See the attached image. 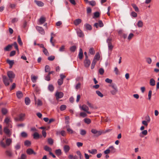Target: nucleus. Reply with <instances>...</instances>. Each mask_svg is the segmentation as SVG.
Instances as JSON below:
<instances>
[{"label": "nucleus", "instance_id": "obj_1", "mask_svg": "<svg viewBox=\"0 0 159 159\" xmlns=\"http://www.w3.org/2000/svg\"><path fill=\"white\" fill-rule=\"evenodd\" d=\"M112 38L108 37L107 39V43L108 44V49L109 51L111 52L114 48V46L112 45L111 41Z\"/></svg>", "mask_w": 159, "mask_h": 159}, {"label": "nucleus", "instance_id": "obj_2", "mask_svg": "<svg viewBox=\"0 0 159 159\" xmlns=\"http://www.w3.org/2000/svg\"><path fill=\"white\" fill-rule=\"evenodd\" d=\"M4 122L6 124V126H7V127H10V128L12 127L11 120L10 117H6L4 120Z\"/></svg>", "mask_w": 159, "mask_h": 159}, {"label": "nucleus", "instance_id": "obj_3", "mask_svg": "<svg viewBox=\"0 0 159 159\" xmlns=\"http://www.w3.org/2000/svg\"><path fill=\"white\" fill-rule=\"evenodd\" d=\"M2 81L5 85L6 86H8L10 82V79L6 75H3L2 76Z\"/></svg>", "mask_w": 159, "mask_h": 159}, {"label": "nucleus", "instance_id": "obj_4", "mask_svg": "<svg viewBox=\"0 0 159 159\" xmlns=\"http://www.w3.org/2000/svg\"><path fill=\"white\" fill-rule=\"evenodd\" d=\"M91 132L94 134L95 137H98L101 135L102 133V131L101 130H97V129H93L91 130Z\"/></svg>", "mask_w": 159, "mask_h": 159}, {"label": "nucleus", "instance_id": "obj_5", "mask_svg": "<svg viewBox=\"0 0 159 159\" xmlns=\"http://www.w3.org/2000/svg\"><path fill=\"white\" fill-rule=\"evenodd\" d=\"M8 77L10 79V82H12L13 79L15 77V75L13 72L11 71H8L7 73Z\"/></svg>", "mask_w": 159, "mask_h": 159}, {"label": "nucleus", "instance_id": "obj_6", "mask_svg": "<svg viewBox=\"0 0 159 159\" xmlns=\"http://www.w3.org/2000/svg\"><path fill=\"white\" fill-rule=\"evenodd\" d=\"M25 115L24 114H20L18 117H15L14 120L16 121H22L24 120V118Z\"/></svg>", "mask_w": 159, "mask_h": 159}, {"label": "nucleus", "instance_id": "obj_7", "mask_svg": "<svg viewBox=\"0 0 159 159\" xmlns=\"http://www.w3.org/2000/svg\"><path fill=\"white\" fill-rule=\"evenodd\" d=\"M64 95L63 93L61 92H57L55 94V97L57 100L63 97Z\"/></svg>", "mask_w": 159, "mask_h": 159}, {"label": "nucleus", "instance_id": "obj_8", "mask_svg": "<svg viewBox=\"0 0 159 159\" xmlns=\"http://www.w3.org/2000/svg\"><path fill=\"white\" fill-rule=\"evenodd\" d=\"M80 108L81 109L86 112L87 113L89 114H91V112L88 111L89 110V108L86 105H83L82 106L80 107Z\"/></svg>", "mask_w": 159, "mask_h": 159}, {"label": "nucleus", "instance_id": "obj_9", "mask_svg": "<svg viewBox=\"0 0 159 159\" xmlns=\"http://www.w3.org/2000/svg\"><path fill=\"white\" fill-rule=\"evenodd\" d=\"M36 29L39 32L42 34H44L45 32L42 27L39 26L36 27Z\"/></svg>", "mask_w": 159, "mask_h": 159}, {"label": "nucleus", "instance_id": "obj_10", "mask_svg": "<svg viewBox=\"0 0 159 159\" xmlns=\"http://www.w3.org/2000/svg\"><path fill=\"white\" fill-rule=\"evenodd\" d=\"M8 128H10V127H7V126H6V127H5L3 129V131L7 135H9V136L11 135V133H10V131L8 129Z\"/></svg>", "mask_w": 159, "mask_h": 159}, {"label": "nucleus", "instance_id": "obj_11", "mask_svg": "<svg viewBox=\"0 0 159 159\" xmlns=\"http://www.w3.org/2000/svg\"><path fill=\"white\" fill-rule=\"evenodd\" d=\"M84 66L86 67H88L90 64V61L89 60L87 59H85L84 61Z\"/></svg>", "mask_w": 159, "mask_h": 159}, {"label": "nucleus", "instance_id": "obj_12", "mask_svg": "<svg viewBox=\"0 0 159 159\" xmlns=\"http://www.w3.org/2000/svg\"><path fill=\"white\" fill-rule=\"evenodd\" d=\"M26 153L29 155H31L34 154L36 155V153L31 148H28L26 150Z\"/></svg>", "mask_w": 159, "mask_h": 159}, {"label": "nucleus", "instance_id": "obj_13", "mask_svg": "<svg viewBox=\"0 0 159 159\" xmlns=\"http://www.w3.org/2000/svg\"><path fill=\"white\" fill-rule=\"evenodd\" d=\"M147 130H144L139 134V135L140 137L143 138L144 137V136L147 135Z\"/></svg>", "mask_w": 159, "mask_h": 159}, {"label": "nucleus", "instance_id": "obj_14", "mask_svg": "<svg viewBox=\"0 0 159 159\" xmlns=\"http://www.w3.org/2000/svg\"><path fill=\"white\" fill-rule=\"evenodd\" d=\"M77 33L78 36L80 37H82L84 36L83 32L80 29H78L77 30Z\"/></svg>", "mask_w": 159, "mask_h": 159}, {"label": "nucleus", "instance_id": "obj_15", "mask_svg": "<svg viewBox=\"0 0 159 159\" xmlns=\"http://www.w3.org/2000/svg\"><path fill=\"white\" fill-rule=\"evenodd\" d=\"M7 62L9 65V68H11L14 64V60H10L9 59H7Z\"/></svg>", "mask_w": 159, "mask_h": 159}, {"label": "nucleus", "instance_id": "obj_16", "mask_svg": "<svg viewBox=\"0 0 159 159\" xmlns=\"http://www.w3.org/2000/svg\"><path fill=\"white\" fill-rule=\"evenodd\" d=\"M34 2L39 7H42L44 5V3L41 1L35 0Z\"/></svg>", "mask_w": 159, "mask_h": 159}, {"label": "nucleus", "instance_id": "obj_17", "mask_svg": "<svg viewBox=\"0 0 159 159\" xmlns=\"http://www.w3.org/2000/svg\"><path fill=\"white\" fill-rule=\"evenodd\" d=\"M70 149V148L69 145H65L64 146L63 149L66 153L68 152L69 151Z\"/></svg>", "mask_w": 159, "mask_h": 159}, {"label": "nucleus", "instance_id": "obj_18", "mask_svg": "<svg viewBox=\"0 0 159 159\" xmlns=\"http://www.w3.org/2000/svg\"><path fill=\"white\" fill-rule=\"evenodd\" d=\"M16 95L17 97L18 98H20L23 96V94L20 91H19L17 92Z\"/></svg>", "mask_w": 159, "mask_h": 159}, {"label": "nucleus", "instance_id": "obj_19", "mask_svg": "<svg viewBox=\"0 0 159 159\" xmlns=\"http://www.w3.org/2000/svg\"><path fill=\"white\" fill-rule=\"evenodd\" d=\"M81 20L80 19H78L75 20L74 22V24L76 26L78 25L81 22Z\"/></svg>", "mask_w": 159, "mask_h": 159}, {"label": "nucleus", "instance_id": "obj_20", "mask_svg": "<svg viewBox=\"0 0 159 159\" xmlns=\"http://www.w3.org/2000/svg\"><path fill=\"white\" fill-rule=\"evenodd\" d=\"M34 139H37L39 138L40 136L39 133L37 132L34 133L33 134Z\"/></svg>", "mask_w": 159, "mask_h": 159}, {"label": "nucleus", "instance_id": "obj_21", "mask_svg": "<svg viewBox=\"0 0 159 159\" xmlns=\"http://www.w3.org/2000/svg\"><path fill=\"white\" fill-rule=\"evenodd\" d=\"M46 21L45 18L43 17H41L39 20V21L40 24H43Z\"/></svg>", "mask_w": 159, "mask_h": 159}, {"label": "nucleus", "instance_id": "obj_22", "mask_svg": "<svg viewBox=\"0 0 159 159\" xmlns=\"http://www.w3.org/2000/svg\"><path fill=\"white\" fill-rule=\"evenodd\" d=\"M13 44H9L5 48H4V50L5 51H8L10 50L11 48L13 46Z\"/></svg>", "mask_w": 159, "mask_h": 159}, {"label": "nucleus", "instance_id": "obj_23", "mask_svg": "<svg viewBox=\"0 0 159 159\" xmlns=\"http://www.w3.org/2000/svg\"><path fill=\"white\" fill-rule=\"evenodd\" d=\"M155 81L153 78L150 79L149 81V84L151 86H154L155 85Z\"/></svg>", "mask_w": 159, "mask_h": 159}, {"label": "nucleus", "instance_id": "obj_24", "mask_svg": "<svg viewBox=\"0 0 159 159\" xmlns=\"http://www.w3.org/2000/svg\"><path fill=\"white\" fill-rule=\"evenodd\" d=\"M110 152L112 153H114L116 152V149L113 146H110L109 147Z\"/></svg>", "mask_w": 159, "mask_h": 159}, {"label": "nucleus", "instance_id": "obj_25", "mask_svg": "<svg viewBox=\"0 0 159 159\" xmlns=\"http://www.w3.org/2000/svg\"><path fill=\"white\" fill-rule=\"evenodd\" d=\"M55 153L57 156H59L61 154V151L60 149H57L55 151Z\"/></svg>", "mask_w": 159, "mask_h": 159}, {"label": "nucleus", "instance_id": "obj_26", "mask_svg": "<svg viewBox=\"0 0 159 159\" xmlns=\"http://www.w3.org/2000/svg\"><path fill=\"white\" fill-rule=\"evenodd\" d=\"M5 139V138H3L1 140L0 142V145L4 148H5L6 147V145L5 143L3 141Z\"/></svg>", "mask_w": 159, "mask_h": 159}, {"label": "nucleus", "instance_id": "obj_27", "mask_svg": "<svg viewBox=\"0 0 159 159\" xmlns=\"http://www.w3.org/2000/svg\"><path fill=\"white\" fill-rule=\"evenodd\" d=\"M12 142V139H7L6 140V143L5 144L6 145V147L7 146H9L10 144Z\"/></svg>", "mask_w": 159, "mask_h": 159}, {"label": "nucleus", "instance_id": "obj_28", "mask_svg": "<svg viewBox=\"0 0 159 159\" xmlns=\"http://www.w3.org/2000/svg\"><path fill=\"white\" fill-rule=\"evenodd\" d=\"M78 55L80 59H81L83 58V52L81 48H80V52Z\"/></svg>", "mask_w": 159, "mask_h": 159}, {"label": "nucleus", "instance_id": "obj_29", "mask_svg": "<svg viewBox=\"0 0 159 159\" xmlns=\"http://www.w3.org/2000/svg\"><path fill=\"white\" fill-rule=\"evenodd\" d=\"M88 152L92 154H95L97 153V151L96 149H93L91 150H89Z\"/></svg>", "mask_w": 159, "mask_h": 159}, {"label": "nucleus", "instance_id": "obj_30", "mask_svg": "<svg viewBox=\"0 0 159 159\" xmlns=\"http://www.w3.org/2000/svg\"><path fill=\"white\" fill-rule=\"evenodd\" d=\"M131 6L133 7L134 8L135 11L136 12H139V9L137 6L134 3H132L131 4Z\"/></svg>", "mask_w": 159, "mask_h": 159}, {"label": "nucleus", "instance_id": "obj_31", "mask_svg": "<svg viewBox=\"0 0 159 159\" xmlns=\"http://www.w3.org/2000/svg\"><path fill=\"white\" fill-rule=\"evenodd\" d=\"M25 101V104L27 105H29L30 102V100L28 97L26 98Z\"/></svg>", "mask_w": 159, "mask_h": 159}, {"label": "nucleus", "instance_id": "obj_32", "mask_svg": "<svg viewBox=\"0 0 159 159\" xmlns=\"http://www.w3.org/2000/svg\"><path fill=\"white\" fill-rule=\"evenodd\" d=\"M21 147V144L20 143H17L15 146H14L15 149L16 150H18Z\"/></svg>", "mask_w": 159, "mask_h": 159}, {"label": "nucleus", "instance_id": "obj_33", "mask_svg": "<svg viewBox=\"0 0 159 159\" xmlns=\"http://www.w3.org/2000/svg\"><path fill=\"white\" fill-rule=\"evenodd\" d=\"M2 113L4 115L7 114L8 112V110L6 108H3L1 110Z\"/></svg>", "mask_w": 159, "mask_h": 159}, {"label": "nucleus", "instance_id": "obj_34", "mask_svg": "<svg viewBox=\"0 0 159 159\" xmlns=\"http://www.w3.org/2000/svg\"><path fill=\"white\" fill-rule=\"evenodd\" d=\"M84 26L85 27L86 29L87 30H91L92 29L91 26L88 24H86L84 25Z\"/></svg>", "mask_w": 159, "mask_h": 159}, {"label": "nucleus", "instance_id": "obj_35", "mask_svg": "<svg viewBox=\"0 0 159 159\" xmlns=\"http://www.w3.org/2000/svg\"><path fill=\"white\" fill-rule=\"evenodd\" d=\"M100 57V54L99 53H97L94 56L93 59L96 60H98Z\"/></svg>", "mask_w": 159, "mask_h": 159}, {"label": "nucleus", "instance_id": "obj_36", "mask_svg": "<svg viewBox=\"0 0 159 159\" xmlns=\"http://www.w3.org/2000/svg\"><path fill=\"white\" fill-rule=\"evenodd\" d=\"M17 41L18 43L21 46L22 45L23 43L22 42L21 39L20 38V35H19L18 36Z\"/></svg>", "mask_w": 159, "mask_h": 159}, {"label": "nucleus", "instance_id": "obj_37", "mask_svg": "<svg viewBox=\"0 0 159 159\" xmlns=\"http://www.w3.org/2000/svg\"><path fill=\"white\" fill-rule=\"evenodd\" d=\"M44 149L46 151L48 152H50V151H52V149L48 146H45L44 147Z\"/></svg>", "mask_w": 159, "mask_h": 159}, {"label": "nucleus", "instance_id": "obj_38", "mask_svg": "<svg viewBox=\"0 0 159 159\" xmlns=\"http://www.w3.org/2000/svg\"><path fill=\"white\" fill-rule=\"evenodd\" d=\"M84 122L86 124H89L91 123V120L89 118H85L84 119Z\"/></svg>", "mask_w": 159, "mask_h": 159}, {"label": "nucleus", "instance_id": "obj_39", "mask_svg": "<svg viewBox=\"0 0 159 159\" xmlns=\"http://www.w3.org/2000/svg\"><path fill=\"white\" fill-rule=\"evenodd\" d=\"M96 93L101 98L103 97V95L99 90L96 91Z\"/></svg>", "mask_w": 159, "mask_h": 159}, {"label": "nucleus", "instance_id": "obj_40", "mask_svg": "<svg viewBox=\"0 0 159 159\" xmlns=\"http://www.w3.org/2000/svg\"><path fill=\"white\" fill-rule=\"evenodd\" d=\"M48 90L51 92H52L54 89V88L52 85L49 84L48 86Z\"/></svg>", "mask_w": 159, "mask_h": 159}, {"label": "nucleus", "instance_id": "obj_41", "mask_svg": "<svg viewBox=\"0 0 159 159\" xmlns=\"http://www.w3.org/2000/svg\"><path fill=\"white\" fill-rule=\"evenodd\" d=\"M6 154L9 157H11L12 155L11 152L10 150H7L6 152Z\"/></svg>", "mask_w": 159, "mask_h": 159}, {"label": "nucleus", "instance_id": "obj_42", "mask_svg": "<svg viewBox=\"0 0 159 159\" xmlns=\"http://www.w3.org/2000/svg\"><path fill=\"white\" fill-rule=\"evenodd\" d=\"M86 132L85 130L83 129H81L80 130V134L81 135L84 136L86 134Z\"/></svg>", "mask_w": 159, "mask_h": 159}, {"label": "nucleus", "instance_id": "obj_43", "mask_svg": "<svg viewBox=\"0 0 159 159\" xmlns=\"http://www.w3.org/2000/svg\"><path fill=\"white\" fill-rule=\"evenodd\" d=\"M48 142L49 144L52 145L53 143V139L51 138H49L48 139Z\"/></svg>", "mask_w": 159, "mask_h": 159}, {"label": "nucleus", "instance_id": "obj_44", "mask_svg": "<svg viewBox=\"0 0 159 159\" xmlns=\"http://www.w3.org/2000/svg\"><path fill=\"white\" fill-rule=\"evenodd\" d=\"M43 52L44 53L46 56H48L49 55V53L48 52L47 50L45 48H43Z\"/></svg>", "mask_w": 159, "mask_h": 159}, {"label": "nucleus", "instance_id": "obj_45", "mask_svg": "<svg viewBox=\"0 0 159 159\" xmlns=\"http://www.w3.org/2000/svg\"><path fill=\"white\" fill-rule=\"evenodd\" d=\"M63 80L61 79H59L57 81V83L60 86L63 83Z\"/></svg>", "mask_w": 159, "mask_h": 159}, {"label": "nucleus", "instance_id": "obj_46", "mask_svg": "<svg viewBox=\"0 0 159 159\" xmlns=\"http://www.w3.org/2000/svg\"><path fill=\"white\" fill-rule=\"evenodd\" d=\"M66 107V105H61L60 107V109L61 111H63L65 110Z\"/></svg>", "mask_w": 159, "mask_h": 159}, {"label": "nucleus", "instance_id": "obj_47", "mask_svg": "<svg viewBox=\"0 0 159 159\" xmlns=\"http://www.w3.org/2000/svg\"><path fill=\"white\" fill-rule=\"evenodd\" d=\"M137 25L139 27H142L143 26V22L142 21L139 20L138 22Z\"/></svg>", "mask_w": 159, "mask_h": 159}, {"label": "nucleus", "instance_id": "obj_48", "mask_svg": "<svg viewBox=\"0 0 159 159\" xmlns=\"http://www.w3.org/2000/svg\"><path fill=\"white\" fill-rule=\"evenodd\" d=\"M89 53L92 54L93 55L95 53V51L93 48H90L89 49Z\"/></svg>", "mask_w": 159, "mask_h": 159}, {"label": "nucleus", "instance_id": "obj_49", "mask_svg": "<svg viewBox=\"0 0 159 159\" xmlns=\"http://www.w3.org/2000/svg\"><path fill=\"white\" fill-rule=\"evenodd\" d=\"M21 137L24 138H26L27 136V134L25 132H22L21 133Z\"/></svg>", "mask_w": 159, "mask_h": 159}, {"label": "nucleus", "instance_id": "obj_50", "mask_svg": "<svg viewBox=\"0 0 159 159\" xmlns=\"http://www.w3.org/2000/svg\"><path fill=\"white\" fill-rule=\"evenodd\" d=\"M34 90L37 93H39L40 91V89L38 87L36 86L34 88Z\"/></svg>", "mask_w": 159, "mask_h": 159}, {"label": "nucleus", "instance_id": "obj_51", "mask_svg": "<svg viewBox=\"0 0 159 159\" xmlns=\"http://www.w3.org/2000/svg\"><path fill=\"white\" fill-rule=\"evenodd\" d=\"M50 68L49 66L48 65H46L45 67V71L48 72L50 71Z\"/></svg>", "mask_w": 159, "mask_h": 159}, {"label": "nucleus", "instance_id": "obj_52", "mask_svg": "<svg viewBox=\"0 0 159 159\" xmlns=\"http://www.w3.org/2000/svg\"><path fill=\"white\" fill-rule=\"evenodd\" d=\"M118 91V90L113 89L110 91V93L112 95H114Z\"/></svg>", "mask_w": 159, "mask_h": 159}, {"label": "nucleus", "instance_id": "obj_53", "mask_svg": "<svg viewBox=\"0 0 159 159\" xmlns=\"http://www.w3.org/2000/svg\"><path fill=\"white\" fill-rule=\"evenodd\" d=\"M65 123L66 124H69L70 118L69 116H66L65 117Z\"/></svg>", "mask_w": 159, "mask_h": 159}, {"label": "nucleus", "instance_id": "obj_54", "mask_svg": "<svg viewBox=\"0 0 159 159\" xmlns=\"http://www.w3.org/2000/svg\"><path fill=\"white\" fill-rule=\"evenodd\" d=\"M24 144L25 146H29L31 144V142L30 141L27 140L25 142Z\"/></svg>", "mask_w": 159, "mask_h": 159}, {"label": "nucleus", "instance_id": "obj_55", "mask_svg": "<svg viewBox=\"0 0 159 159\" xmlns=\"http://www.w3.org/2000/svg\"><path fill=\"white\" fill-rule=\"evenodd\" d=\"M131 16L134 17H136L137 16V14L134 11H132L130 14Z\"/></svg>", "mask_w": 159, "mask_h": 159}, {"label": "nucleus", "instance_id": "obj_56", "mask_svg": "<svg viewBox=\"0 0 159 159\" xmlns=\"http://www.w3.org/2000/svg\"><path fill=\"white\" fill-rule=\"evenodd\" d=\"M100 16V13L98 12H96L94 13L93 18H98Z\"/></svg>", "mask_w": 159, "mask_h": 159}, {"label": "nucleus", "instance_id": "obj_57", "mask_svg": "<svg viewBox=\"0 0 159 159\" xmlns=\"http://www.w3.org/2000/svg\"><path fill=\"white\" fill-rule=\"evenodd\" d=\"M76 47L75 46H73L70 48V50L71 52H74L76 49Z\"/></svg>", "mask_w": 159, "mask_h": 159}, {"label": "nucleus", "instance_id": "obj_58", "mask_svg": "<svg viewBox=\"0 0 159 159\" xmlns=\"http://www.w3.org/2000/svg\"><path fill=\"white\" fill-rule=\"evenodd\" d=\"M45 79L48 81H50V75H49L48 74L46 75H45Z\"/></svg>", "mask_w": 159, "mask_h": 159}, {"label": "nucleus", "instance_id": "obj_59", "mask_svg": "<svg viewBox=\"0 0 159 159\" xmlns=\"http://www.w3.org/2000/svg\"><path fill=\"white\" fill-rule=\"evenodd\" d=\"M104 70L102 68H100L99 70V72L101 75H102L104 73Z\"/></svg>", "mask_w": 159, "mask_h": 159}, {"label": "nucleus", "instance_id": "obj_60", "mask_svg": "<svg viewBox=\"0 0 159 159\" xmlns=\"http://www.w3.org/2000/svg\"><path fill=\"white\" fill-rule=\"evenodd\" d=\"M146 61L149 64H150L152 62V59L148 57L146 58Z\"/></svg>", "mask_w": 159, "mask_h": 159}, {"label": "nucleus", "instance_id": "obj_61", "mask_svg": "<svg viewBox=\"0 0 159 159\" xmlns=\"http://www.w3.org/2000/svg\"><path fill=\"white\" fill-rule=\"evenodd\" d=\"M55 59V57L53 56H51L48 57V60L50 61H52Z\"/></svg>", "mask_w": 159, "mask_h": 159}, {"label": "nucleus", "instance_id": "obj_62", "mask_svg": "<svg viewBox=\"0 0 159 159\" xmlns=\"http://www.w3.org/2000/svg\"><path fill=\"white\" fill-rule=\"evenodd\" d=\"M80 116L83 117H84L87 116V115L84 112H81L80 113Z\"/></svg>", "mask_w": 159, "mask_h": 159}, {"label": "nucleus", "instance_id": "obj_63", "mask_svg": "<svg viewBox=\"0 0 159 159\" xmlns=\"http://www.w3.org/2000/svg\"><path fill=\"white\" fill-rule=\"evenodd\" d=\"M67 132L70 134H72L74 133V132L70 128H67Z\"/></svg>", "mask_w": 159, "mask_h": 159}, {"label": "nucleus", "instance_id": "obj_64", "mask_svg": "<svg viewBox=\"0 0 159 159\" xmlns=\"http://www.w3.org/2000/svg\"><path fill=\"white\" fill-rule=\"evenodd\" d=\"M134 35L132 33H130L129 34V35L128 37V39L130 40L134 36Z\"/></svg>", "mask_w": 159, "mask_h": 159}]
</instances>
